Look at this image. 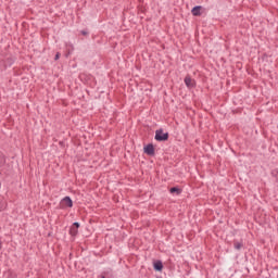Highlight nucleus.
I'll return each mask as SVG.
<instances>
[{
  "label": "nucleus",
  "instance_id": "5",
  "mask_svg": "<svg viewBox=\"0 0 278 278\" xmlns=\"http://www.w3.org/2000/svg\"><path fill=\"white\" fill-rule=\"evenodd\" d=\"M191 13L193 16H201V7H194L192 10H191Z\"/></svg>",
  "mask_w": 278,
  "mask_h": 278
},
{
  "label": "nucleus",
  "instance_id": "4",
  "mask_svg": "<svg viewBox=\"0 0 278 278\" xmlns=\"http://www.w3.org/2000/svg\"><path fill=\"white\" fill-rule=\"evenodd\" d=\"M185 84L187 88H192V86H194V81L189 76L185 77Z\"/></svg>",
  "mask_w": 278,
  "mask_h": 278
},
{
  "label": "nucleus",
  "instance_id": "9",
  "mask_svg": "<svg viewBox=\"0 0 278 278\" xmlns=\"http://www.w3.org/2000/svg\"><path fill=\"white\" fill-rule=\"evenodd\" d=\"M235 249H237V251H240L242 249V243L241 242H236L235 243Z\"/></svg>",
  "mask_w": 278,
  "mask_h": 278
},
{
  "label": "nucleus",
  "instance_id": "2",
  "mask_svg": "<svg viewBox=\"0 0 278 278\" xmlns=\"http://www.w3.org/2000/svg\"><path fill=\"white\" fill-rule=\"evenodd\" d=\"M144 153H147V155H155V148L153 147V143H149L148 146H146L143 148Z\"/></svg>",
  "mask_w": 278,
  "mask_h": 278
},
{
  "label": "nucleus",
  "instance_id": "11",
  "mask_svg": "<svg viewBox=\"0 0 278 278\" xmlns=\"http://www.w3.org/2000/svg\"><path fill=\"white\" fill-rule=\"evenodd\" d=\"M54 60H60V53H56Z\"/></svg>",
  "mask_w": 278,
  "mask_h": 278
},
{
  "label": "nucleus",
  "instance_id": "7",
  "mask_svg": "<svg viewBox=\"0 0 278 278\" xmlns=\"http://www.w3.org/2000/svg\"><path fill=\"white\" fill-rule=\"evenodd\" d=\"M169 192H170V194H175V192H176V194H181V189H179L177 187H173L169 189Z\"/></svg>",
  "mask_w": 278,
  "mask_h": 278
},
{
  "label": "nucleus",
  "instance_id": "1",
  "mask_svg": "<svg viewBox=\"0 0 278 278\" xmlns=\"http://www.w3.org/2000/svg\"><path fill=\"white\" fill-rule=\"evenodd\" d=\"M154 139L156 142H166V140H168V132H164L163 129H157L155 130Z\"/></svg>",
  "mask_w": 278,
  "mask_h": 278
},
{
  "label": "nucleus",
  "instance_id": "12",
  "mask_svg": "<svg viewBox=\"0 0 278 278\" xmlns=\"http://www.w3.org/2000/svg\"><path fill=\"white\" fill-rule=\"evenodd\" d=\"M83 35L86 36V31H83Z\"/></svg>",
  "mask_w": 278,
  "mask_h": 278
},
{
  "label": "nucleus",
  "instance_id": "3",
  "mask_svg": "<svg viewBox=\"0 0 278 278\" xmlns=\"http://www.w3.org/2000/svg\"><path fill=\"white\" fill-rule=\"evenodd\" d=\"M62 205H64V207H73V200L71 199V197L63 198Z\"/></svg>",
  "mask_w": 278,
  "mask_h": 278
},
{
  "label": "nucleus",
  "instance_id": "8",
  "mask_svg": "<svg viewBox=\"0 0 278 278\" xmlns=\"http://www.w3.org/2000/svg\"><path fill=\"white\" fill-rule=\"evenodd\" d=\"M70 233H71L72 236H76V235L78 233V228L72 226V227L70 228Z\"/></svg>",
  "mask_w": 278,
  "mask_h": 278
},
{
  "label": "nucleus",
  "instance_id": "6",
  "mask_svg": "<svg viewBox=\"0 0 278 278\" xmlns=\"http://www.w3.org/2000/svg\"><path fill=\"white\" fill-rule=\"evenodd\" d=\"M162 268H164V265L162 264V261H156L154 263V270H162Z\"/></svg>",
  "mask_w": 278,
  "mask_h": 278
},
{
  "label": "nucleus",
  "instance_id": "10",
  "mask_svg": "<svg viewBox=\"0 0 278 278\" xmlns=\"http://www.w3.org/2000/svg\"><path fill=\"white\" fill-rule=\"evenodd\" d=\"M72 227H75L76 229H79V223L75 222Z\"/></svg>",
  "mask_w": 278,
  "mask_h": 278
}]
</instances>
